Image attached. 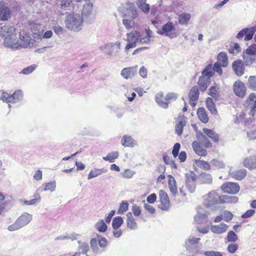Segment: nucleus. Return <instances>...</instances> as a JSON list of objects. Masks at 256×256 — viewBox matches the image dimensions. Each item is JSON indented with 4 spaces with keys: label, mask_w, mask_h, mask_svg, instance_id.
Returning a JSON list of instances; mask_svg holds the SVG:
<instances>
[{
    "label": "nucleus",
    "mask_w": 256,
    "mask_h": 256,
    "mask_svg": "<svg viewBox=\"0 0 256 256\" xmlns=\"http://www.w3.org/2000/svg\"><path fill=\"white\" fill-rule=\"evenodd\" d=\"M0 35L4 38V44L6 47L18 49L22 48L20 40L16 36L14 26L5 25L0 28Z\"/></svg>",
    "instance_id": "obj_1"
},
{
    "label": "nucleus",
    "mask_w": 256,
    "mask_h": 256,
    "mask_svg": "<svg viewBox=\"0 0 256 256\" xmlns=\"http://www.w3.org/2000/svg\"><path fill=\"white\" fill-rule=\"evenodd\" d=\"M146 36L141 37L140 32L138 30L132 31L126 34L128 42H133L136 44L138 42L140 44H148L150 42V39L152 36V32L149 28L145 30Z\"/></svg>",
    "instance_id": "obj_2"
},
{
    "label": "nucleus",
    "mask_w": 256,
    "mask_h": 256,
    "mask_svg": "<svg viewBox=\"0 0 256 256\" xmlns=\"http://www.w3.org/2000/svg\"><path fill=\"white\" fill-rule=\"evenodd\" d=\"M83 20L79 14H69L66 20V27L71 30L76 32L80 30Z\"/></svg>",
    "instance_id": "obj_3"
},
{
    "label": "nucleus",
    "mask_w": 256,
    "mask_h": 256,
    "mask_svg": "<svg viewBox=\"0 0 256 256\" xmlns=\"http://www.w3.org/2000/svg\"><path fill=\"white\" fill-rule=\"evenodd\" d=\"M244 105L246 108H250V120H253L254 116L256 114V94H250L245 100Z\"/></svg>",
    "instance_id": "obj_4"
},
{
    "label": "nucleus",
    "mask_w": 256,
    "mask_h": 256,
    "mask_svg": "<svg viewBox=\"0 0 256 256\" xmlns=\"http://www.w3.org/2000/svg\"><path fill=\"white\" fill-rule=\"evenodd\" d=\"M228 64V58L225 52H220L217 56V62L214 63L215 70L219 75H222V67H226Z\"/></svg>",
    "instance_id": "obj_5"
},
{
    "label": "nucleus",
    "mask_w": 256,
    "mask_h": 256,
    "mask_svg": "<svg viewBox=\"0 0 256 256\" xmlns=\"http://www.w3.org/2000/svg\"><path fill=\"white\" fill-rule=\"evenodd\" d=\"M158 33L161 35L168 36L171 38L176 37V36L175 26L172 22H168L162 26Z\"/></svg>",
    "instance_id": "obj_6"
},
{
    "label": "nucleus",
    "mask_w": 256,
    "mask_h": 256,
    "mask_svg": "<svg viewBox=\"0 0 256 256\" xmlns=\"http://www.w3.org/2000/svg\"><path fill=\"white\" fill-rule=\"evenodd\" d=\"M220 188L224 193L234 194L239 192L240 188L236 182H226L221 186Z\"/></svg>",
    "instance_id": "obj_7"
},
{
    "label": "nucleus",
    "mask_w": 256,
    "mask_h": 256,
    "mask_svg": "<svg viewBox=\"0 0 256 256\" xmlns=\"http://www.w3.org/2000/svg\"><path fill=\"white\" fill-rule=\"evenodd\" d=\"M159 208L163 210H168L170 206V202L168 194L164 190L159 191Z\"/></svg>",
    "instance_id": "obj_8"
},
{
    "label": "nucleus",
    "mask_w": 256,
    "mask_h": 256,
    "mask_svg": "<svg viewBox=\"0 0 256 256\" xmlns=\"http://www.w3.org/2000/svg\"><path fill=\"white\" fill-rule=\"evenodd\" d=\"M234 94L238 98H243L246 94V88L244 83L240 80L236 81L233 84Z\"/></svg>",
    "instance_id": "obj_9"
},
{
    "label": "nucleus",
    "mask_w": 256,
    "mask_h": 256,
    "mask_svg": "<svg viewBox=\"0 0 256 256\" xmlns=\"http://www.w3.org/2000/svg\"><path fill=\"white\" fill-rule=\"evenodd\" d=\"M256 32V26H252L250 28H244L242 30L236 35V38L240 39L244 37L246 41L252 40L254 33Z\"/></svg>",
    "instance_id": "obj_10"
},
{
    "label": "nucleus",
    "mask_w": 256,
    "mask_h": 256,
    "mask_svg": "<svg viewBox=\"0 0 256 256\" xmlns=\"http://www.w3.org/2000/svg\"><path fill=\"white\" fill-rule=\"evenodd\" d=\"M196 178L197 176L193 172H190L186 174V186L191 193L195 190Z\"/></svg>",
    "instance_id": "obj_11"
},
{
    "label": "nucleus",
    "mask_w": 256,
    "mask_h": 256,
    "mask_svg": "<svg viewBox=\"0 0 256 256\" xmlns=\"http://www.w3.org/2000/svg\"><path fill=\"white\" fill-rule=\"evenodd\" d=\"M98 240L96 238H92L90 240V245L94 251L97 252L98 250V244L101 248H105L107 246V240L104 237L98 236Z\"/></svg>",
    "instance_id": "obj_12"
},
{
    "label": "nucleus",
    "mask_w": 256,
    "mask_h": 256,
    "mask_svg": "<svg viewBox=\"0 0 256 256\" xmlns=\"http://www.w3.org/2000/svg\"><path fill=\"white\" fill-rule=\"evenodd\" d=\"M232 68L237 76H240L244 74L245 68L244 64L242 60H234L232 64Z\"/></svg>",
    "instance_id": "obj_13"
},
{
    "label": "nucleus",
    "mask_w": 256,
    "mask_h": 256,
    "mask_svg": "<svg viewBox=\"0 0 256 256\" xmlns=\"http://www.w3.org/2000/svg\"><path fill=\"white\" fill-rule=\"evenodd\" d=\"M199 90L197 86H194L190 90L189 93V102L190 105L194 107L199 98Z\"/></svg>",
    "instance_id": "obj_14"
},
{
    "label": "nucleus",
    "mask_w": 256,
    "mask_h": 256,
    "mask_svg": "<svg viewBox=\"0 0 256 256\" xmlns=\"http://www.w3.org/2000/svg\"><path fill=\"white\" fill-rule=\"evenodd\" d=\"M137 66L128 67L121 71V76L125 79L132 78L137 74Z\"/></svg>",
    "instance_id": "obj_15"
},
{
    "label": "nucleus",
    "mask_w": 256,
    "mask_h": 256,
    "mask_svg": "<svg viewBox=\"0 0 256 256\" xmlns=\"http://www.w3.org/2000/svg\"><path fill=\"white\" fill-rule=\"evenodd\" d=\"M30 31L32 34L34 38L39 40L41 34L44 32V29L40 24L36 23L32 24L30 25Z\"/></svg>",
    "instance_id": "obj_16"
},
{
    "label": "nucleus",
    "mask_w": 256,
    "mask_h": 256,
    "mask_svg": "<svg viewBox=\"0 0 256 256\" xmlns=\"http://www.w3.org/2000/svg\"><path fill=\"white\" fill-rule=\"evenodd\" d=\"M192 146L194 152L199 156H206L208 152L206 150L203 148L200 142L194 140L192 142Z\"/></svg>",
    "instance_id": "obj_17"
},
{
    "label": "nucleus",
    "mask_w": 256,
    "mask_h": 256,
    "mask_svg": "<svg viewBox=\"0 0 256 256\" xmlns=\"http://www.w3.org/2000/svg\"><path fill=\"white\" fill-rule=\"evenodd\" d=\"M218 204H232L237 202L238 201V198L237 196L222 195L218 196Z\"/></svg>",
    "instance_id": "obj_18"
},
{
    "label": "nucleus",
    "mask_w": 256,
    "mask_h": 256,
    "mask_svg": "<svg viewBox=\"0 0 256 256\" xmlns=\"http://www.w3.org/2000/svg\"><path fill=\"white\" fill-rule=\"evenodd\" d=\"M218 195L216 192H209L205 198V202L208 206L218 204Z\"/></svg>",
    "instance_id": "obj_19"
},
{
    "label": "nucleus",
    "mask_w": 256,
    "mask_h": 256,
    "mask_svg": "<svg viewBox=\"0 0 256 256\" xmlns=\"http://www.w3.org/2000/svg\"><path fill=\"white\" fill-rule=\"evenodd\" d=\"M179 121L176 123L175 128L176 133L180 136L183 132V128L186 124V118L184 116L178 117Z\"/></svg>",
    "instance_id": "obj_20"
},
{
    "label": "nucleus",
    "mask_w": 256,
    "mask_h": 256,
    "mask_svg": "<svg viewBox=\"0 0 256 256\" xmlns=\"http://www.w3.org/2000/svg\"><path fill=\"white\" fill-rule=\"evenodd\" d=\"M155 100L157 104L161 107L166 108H168V102L166 100V96L162 92H158L155 96Z\"/></svg>",
    "instance_id": "obj_21"
},
{
    "label": "nucleus",
    "mask_w": 256,
    "mask_h": 256,
    "mask_svg": "<svg viewBox=\"0 0 256 256\" xmlns=\"http://www.w3.org/2000/svg\"><path fill=\"white\" fill-rule=\"evenodd\" d=\"M202 131L209 138H210L214 142H218L219 141V135L215 132L213 130L209 129L208 128H203Z\"/></svg>",
    "instance_id": "obj_22"
},
{
    "label": "nucleus",
    "mask_w": 256,
    "mask_h": 256,
    "mask_svg": "<svg viewBox=\"0 0 256 256\" xmlns=\"http://www.w3.org/2000/svg\"><path fill=\"white\" fill-rule=\"evenodd\" d=\"M228 228V226L226 224L222 222L218 225L211 226L210 230L214 234H220L224 232Z\"/></svg>",
    "instance_id": "obj_23"
},
{
    "label": "nucleus",
    "mask_w": 256,
    "mask_h": 256,
    "mask_svg": "<svg viewBox=\"0 0 256 256\" xmlns=\"http://www.w3.org/2000/svg\"><path fill=\"white\" fill-rule=\"evenodd\" d=\"M196 114L198 119L203 123L206 124L209 120L208 115L204 108H198Z\"/></svg>",
    "instance_id": "obj_24"
},
{
    "label": "nucleus",
    "mask_w": 256,
    "mask_h": 256,
    "mask_svg": "<svg viewBox=\"0 0 256 256\" xmlns=\"http://www.w3.org/2000/svg\"><path fill=\"white\" fill-rule=\"evenodd\" d=\"M121 144L124 147H134L136 145L134 140L128 135H124L121 140Z\"/></svg>",
    "instance_id": "obj_25"
},
{
    "label": "nucleus",
    "mask_w": 256,
    "mask_h": 256,
    "mask_svg": "<svg viewBox=\"0 0 256 256\" xmlns=\"http://www.w3.org/2000/svg\"><path fill=\"white\" fill-rule=\"evenodd\" d=\"M244 165L250 168H256V156H252L246 158L244 160Z\"/></svg>",
    "instance_id": "obj_26"
},
{
    "label": "nucleus",
    "mask_w": 256,
    "mask_h": 256,
    "mask_svg": "<svg viewBox=\"0 0 256 256\" xmlns=\"http://www.w3.org/2000/svg\"><path fill=\"white\" fill-rule=\"evenodd\" d=\"M168 185L170 192L174 195L178 192V188L176 184V181L172 175L169 174L168 176Z\"/></svg>",
    "instance_id": "obj_27"
},
{
    "label": "nucleus",
    "mask_w": 256,
    "mask_h": 256,
    "mask_svg": "<svg viewBox=\"0 0 256 256\" xmlns=\"http://www.w3.org/2000/svg\"><path fill=\"white\" fill-rule=\"evenodd\" d=\"M210 82V79L204 76H200L198 81V85L201 91H205Z\"/></svg>",
    "instance_id": "obj_28"
},
{
    "label": "nucleus",
    "mask_w": 256,
    "mask_h": 256,
    "mask_svg": "<svg viewBox=\"0 0 256 256\" xmlns=\"http://www.w3.org/2000/svg\"><path fill=\"white\" fill-rule=\"evenodd\" d=\"M10 16V9L6 6H0V20H6Z\"/></svg>",
    "instance_id": "obj_29"
},
{
    "label": "nucleus",
    "mask_w": 256,
    "mask_h": 256,
    "mask_svg": "<svg viewBox=\"0 0 256 256\" xmlns=\"http://www.w3.org/2000/svg\"><path fill=\"white\" fill-rule=\"evenodd\" d=\"M206 106L208 110L214 114H217V110L216 108V105L211 98H208L206 102Z\"/></svg>",
    "instance_id": "obj_30"
},
{
    "label": "nucleus",
    "mask_w": 256,
    "mask_h": 256,
    "mask_svg": "<svg viewBox=\"0 0 256 256\" xmlns=\"http://www.w3.org/2000/svg\"><path fill=\"white\" fill-rule=\"evenodd\" d=\"M215 70L214 66H212V64L207 66L202 72V76L210 79V78L214 74Z\"/></svg>",
    "instance_id": "obj_31"
},
{
    "label": "nucleus",
    "mask_w": 256,
    "mask_h": 256,
    "mask_svg": "<svg viewBox=\"0 0 256 256\" xmlns=\"http://www.w3.org/2000/svg\"><path fill=\"white\" fill-rule=\"evenodd\" d=\"M196 137L198 140H200L202 138L204 140L202 141L203 146L205 148H208L212 147V144L210 141L206 138L205 134H202V132L197 134Z\"/></svg>",
    "instance_id": "obj_32"
},
{
    "label": "nucleus",
    "mask_w": 256,
    "mask_h": 256,
    "mask_svg": "<svg viewBox=\"0 0 256 256\" xmlns=\"http://www.w3.org/2000/svg\"><path fill=\"white\" fill-rule=\"evenodd\" d=\"M126 216V224L128 227L132 230L135 229L137 227V225L134 218L132 216V212H128Z\"/></svg>",
    "instance_id": "obj_33"
},
{
    "label": "nucleus",
    "mask_w": 256,
    "mask_h": 256,
    "mask_svg": "<svg viewBox=\"0 0 256 256\" xmlns=\"http://www.w3.org/2000/svg\"><path fill=\"white\" fill-rule=\"evenodd\" d=\"M22 92L20 90H17L14 93L11 94V97L9 100L10 103H15L19 101L22 98Z\"/></svg>",
    "instance_id": "obj_34"
},
{
    "label": "nucleus",
    "mask_w": 256,
    "mask_h": 256,
    "mask_svg": "<svg viewBox=\"0 0 256 256\" xmlns=\"http://www.w3.org/2000/svg\"><path fill=\"white\" fill-rule=\"evenodd\" d=\"M233 178L237 180H242L246 176V170L244 169L236 170L232 173Z\"/></svg>",
    "instance_id": "obj_35"
},
{
    "label": "nucleus",
    "mask_w": 256,
    "mask_h": 256,
    "mask_svg": "<svg viewBox=\"0 0 256 256\" xmlns=\"http://www.w3.org/2000/svg\"><path fill=\"white\" fill-rule=\"evenodd\" d=\"M30 219V216L28 214H22L18 218L16 224H18L19 226L22 227L29 222Z\"/></svg>",
    "instance_id": "obj_36"
},
{
    "label": "nucleus",
    "mask_w": 256,
    "mask_h": 256,
    "mask_svg": "<svg viewBox=\"0 0 256 256\" xmlns=\"http://www.w3.org/2000/svg\"><path fill=\"white\" fill-rule=\"evenodd\" d=\"M242 58L246 66H250L255 60L254 56L252 55L247 54L246 53V51L243 53Z\"/></svg>",
    "instance_id": "obj_37"
},
{
    "label": "nucleus",
    "mask_w": 256,
    "mask_h": 256,
    "mask_svg": "<svg viewBox=\"0 0 256 256\" xmlns=\"http://www.w3.org/2000/svg\"><path fill=\"white\" fill-rule=\"evenodd\" d=\"M121 43L120 42H116L115 43L110 44L108 45V48L110 50L109 54L118 52L120 48Z\"/></svg>",
    "instance_id": "obj_38"
},
{
    "label": "nucleus",
    "mask_w": 256,
    "mask_h": 256,
    "mask_svg": "<svg viewBox=\"0 0 256 256\" xmlns=\"http://www.w3.org/2000/svg\"><path fill=\"white\" fill-rule=\"evenodd\" d=\"M191 16L188 13H182L178 17V22L181 24H187Z\"/></svg>",
    "instance_id": "obj_39"
},
{
    "label": "nucleus",
    "mask_w": 256,
    "mask_h": 256,
    "mask_svg": "<svg viewBox=\"0 0 256 256\" xmlns=\"http://www.w3.org/2000/svg\"><path fill=\"white\" fill-rule=\"evenodd\" d=\"M118 156L119 154L118 152H113L108 154L106 156L103 157V160L110 162H113L115 160L118 158Z\"/></svg>",
    "instance_id": "obj_40"
},
{
    "label": "nucleus",
    "mask_w": 256,
    "mask_h": 256,
    "mask_svg": "<svg viewBox=\"0 0 256 256\" xmlns=\"http://www.w3.org/2000/svg\"><path fill=\"white\" fill-rule=\"evenodd\" d=\"M106 170L102 168V169H99V168H94L90 170V172L88 178V179H90L94 178H95L104 172Z\"/></svg>",
    "instance_id": "obj_41"
},
{
    "label": "nucleus",
    "mask_w": 256,
    "mask_h": 256,
    "mask_svg": "<svg viewBox=\"0 0 256 256\" xmlns=\"http://www.w3.org/2000/svg\"><path fill=\"white\" fill-rule=\"evenodd\" d=\"M196 164L200 168L206 170H209L210 168V164L205 160H196Z\"/></svg>",
    "instance_id": "obj_42"
},
{
    "label": "nucleus",
    "mask_w": 256,
    "mask_h": 256,
    "mask_svg": "<svg viewBox=\"0 0 256 256\" xmlns=\"http://www.w3.org/2000/svg\"><path fill=\"white\" fill-rule=\"evenodd\" d=\"M136 4L138 7L144 12L147 13L149 12V4L144 2L143 0H138Z\"/></svg>",
    "instance_id": "obj_43"
},
{
    "label": "nucleus",
    "mask_w": 256,
    "mask_h": 256,
    "mask_svg": "<svg viewBox=\"0 0 256 256\" xmlns=\"http://www.w3.org/2000/svg\"><path fill=\"white\" fill-rule=\"evenodd\" d=\"M123 220L120 216L114 218L112 222V226L114 229H118L122 224Z\"/></svg>",
    "instance_id": "obj_44"
},
{
    "label": "nucleus",
    "mask_w": 256,
    "mask_h": 256,
    "mask_svg": "<svg viewBox=\"0 0 256 256\" xmlns=\"http://www.w3.org/2000/svg\"><path fill=\"white\" fill-rule=\"evenodd\" d=\"M95 227L100 232H104L107 230V226L102 220H100L96 223Z\"/></svg>",
    "instance_id": "obj_45"
},
{
    "label": "nucleus",
    "mask_w": 256,
    "mask_h": 256,
    "mask_svg": "<svg viewBox=\"0 0 256 256\" xmlns=\"http://www.w3.org/2000/svg\"><path fill=\"white\" fill-rule=\"evenodd\" d=\"M93 5L92 3H88L84 6L82 10V14L87 16L91 14L92 10Z\"/></svg>",
    "instance_id": "obj_46"
},
{
    "label": "nucleus",
    "mask_w": 256,
    "mask_h": 256,
    "mask_svg": "<svg viewBox=\"0 0 256 256\" xmlns=\"http://www.w3.org/2000/svg\"><path fill=\"white\" fill-rule=\"evenodd\" d=\"M240 51V48L238 43H234L233 44L230 46L228 52L230 54H236L239 53Z\"/></svg>",
    "instance_id": "obj_47"
},
{
    "label": "nucleus",
    "mask_w": 256,
    "mask_h": 256,
    "mask_svg": "<svg viewBox=\"0 0 256 256\" xmlns=\"http://www.w3.org/2000/svg\"><path fill=\"white\" fill-rule=\"evenodd\" d=\"M247 136L250 140L256 138V125H253L250 128L247 132Z\"/></svg>",
    "instance_id": "obj_48"
},
{
    "label": "nucleus",
    "mask_w": 256,
    "mask_h": 256,
    "mask_svg": "<svg viewBox=\"0 0 256 256\" xmlns=\"http://www.w3.org/2000/svg\"><path fill=\"white\" fill-rule=\"evenodd\" d=\"M248 86L253 90H256V76H250L248 80Z\"/></svg>",
    "instance_id": "obj_49"
},
{
    "label": "nucleus",
    "mask_w": 256,
    "mask_h": 256,
    "mask_svg": "<svg viewBox=\"0 0 256 256\" xmlns=\"http://www.w3.org/2000/svg\"><path fill=\"white\" fill-rule=\"evenodd\" d=\"M215 100H217L219 98V92L218 88L214 86H212L209 90L208 94Z\"/></svg>",
    "instance_id": "obj_50"
},
{
    "label": "nucleus",
    "mask_w": 256,
    "mask_h": 256,
    "mask_svg": "<svg viewBox=\"0 0 256 256\" xmlns=\"http://www.w3.org/2000/svg\"><path fill=\"white\" fill-rule=\"evenodd\" d=\"M200 180L203 184H210L212 181L210 174L206 173H202L200 174Z\"/></svg>",
    "instance_id": "obj_51"
},
{
    "label": "nucleus",
    "mask_w": 256,
    "mask_h": 256,
    "mask_svg": "<svg viewBox=\"0 0 256 256\" xmlns=\"http://www.w3.org/2000/svg\"><path fill=\"white\" fill-rule=\"evenodd\" d=\"M56 188V183L55 181H52L47 182L45 184V187L44 189V191H50L52 192L55 190Z\"/></svg>",
    "instance_id": "obj_52"
},
{
    "label": "nucleus",
    "mask_w": 256,
    "mask_h": 256,
    "mask_svg": "<svg viewBox=\"0 0 256 256\" xmlns=\"http://www.w3.org/2000/svg\"><path fill=\"white\" fill-rule=\"evenodd\" d=\"M128 204L126 202L122 201L120 204L118 210V214H122L128 210Z\"/></svg>",
    "instance_id": "obj_53"
},
{
    "label": "nucleus",
    "mask_w": 256,
    "mask_h": 256,
    "mask_svg": "<svg viewBox=\"0 0 256 256\" xmlns=\"http://www.w3.org/2000/svg\"><path fill=\"white\" fill-rule=\"evenodd\" d=\"M246 53L248 54H251L254 56L256 55V44H250L246 50Z\"/></svg>",
    "instance_id": "obj_54"
},
{
    "label": "nucleus",
    "mask_w": 256,
    "mask_h": 256,
    "mask_svg": "<svg viewBox=\"0 0 256 256\" xmlns=\"http://www.w3.org/2000/svg\"><path fill=\"white\" fill-rule=\"evenodd\" d=\"M178 98L177 94L174 92H169L166 94V100L168 102V104L171 102L176 100Z\"/></svg>",
    "instance_id": "obj_55"
},
{
    "label": "nucleus",
    "mask_w": 256,
    "mask_h": 256,
    "mask_svg": "<svg viewBox=\"0 0 256 256\" xmlns=\"http://www.w3.org/2000/svg\"><path fill=\"white\" fill-rule=\"evenodd\" d=\"M238 236L233 231H230L227 234V240L230 242H235L238 240Z\"/></svg>",
    "instance_id": "obj_56"
},
{
    "label": "nucleus",
    "mask_w": 256,
    "mask_h": 256,
    "mask_svg": "<svg viewBox=\"0 0 256 256\" xmlns=\"http://www.w3.org/2000/svg\"><path fill=\"white\" fill-rule=\"evenodd\" d=\"M122 24L127 30L132 28L134 25V22L128 19H123Z\"/></svg>",
    "instance_id": "obj_57"
},
{
    "label": "nucleus",
    "mask_w": 256,
    "mask_h": 256,
    "mask_svg": "<svg viewBox=\"0 0 256 256\" xmlns=\"http://www.w3.org/2000/svg\"><path fill=\"white\" fill-rule=\"evenodd\" d=\"M238 246L236 243L230 244L228 246L227 250L230 254L234 253L238 249Z\"/></svg>",
    "instance_id": "obj_58"
},
{
    "label": "nucleus",
    "mask_w": 256,
    "mask_h": 256,
    "mask_svg": "<svg viewBox=\"0 0 256 256\" xmlns=\"http://www.w3.org/2000/svg\"><path fill=\"white\" fill-rule=\"evenodd\" d=\"M36 68V65H32L24 68L20 73L24 74H28L32 72Z\"/></svg>",
    "instance_id": "obj_59"
},
{
    "label": "nucleus",
    "mask_w": 256,
    "mask_h": 256,
    "mask_svg": "<svg viewBox=\"0 0 256 256\" xmlns=\"http://www.w3.org/2000/svg\"><path fill=\"white\" fill-rule=\"evenodd\" d=\"M78 244L80 245V249L82 250V252L81 253L87 254V252L89 250L88 245L86 243L84 242H79Z\"/></svg>",
    "instance_id": "obj_60"
},
{
    "label": "nucleus",
    "mask_w": 256,
    "mask_h": 256,
    "mask_svg": "<svg viewBox=\"0 0 256 256\" xmlns=\"http://www.w3.org/2000/svg\"><path fill=\"white\" fill-rule=\"evenodd\" d=\"M134 172L129 169L125 170L124 171L122 174V177L126 178H132L134 174Z\"/></svg>",
    "instance_id": "obj_61"
},
{
    "label": "nucleus",
    "mask_w": 256,
    "mask_h": 256,
    "mask_svg": "<svg viewBox=\"0 0 256 256\" xmlns=\"http://www.w3.org/2000/svg\"><path fill=\"white\" fill-rule=\"evenodd\" d=\"M10 97H11V94H10L6 92H3L1 94L0 100L3 102L10 103L9 100L10 99Z\"/></svg>",
    "instance_id": "obj_62"
},
{
    "label": "nucleus",
    "mask_w": 256,
    "mask_h": 256,
    "mask_svg": "<svg viewBox=\"0 0 256 256\" xmlns=\"http://www.w3.org/2000/svg\"><path fill=\"white\" fill-rule=\"evenodd\" d=\"M180 148V144L179 143L174 144L172 150V154L174 158H176L178 156Z\"/></svg>",
    "instance_id": "obj_63"
},
{
    "label": "nucleus",
    "mask_w": 256,
    "mask_h": 256,
    "mask_svg": "<svg viewBox=\"0 0 256 256\" xmlns=\"http://www.w3.org/2000/svg\"><path fill=\"white\" fill-rule=\"evenodd\" d=\"M204 255L205 256H222L220 252L213 250L204 252Z\"/></svg>",
    "instance_id": "obj_64"
}]
</instances>
